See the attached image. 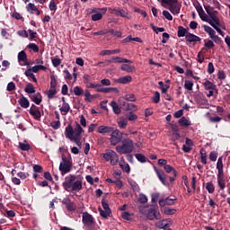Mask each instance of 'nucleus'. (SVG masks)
I'll list each match as a JSON object with an SVG mask.
<instances>
[{
  "label": "nucleus",
  "instance_id": "obj_21",
  "mask_svg": "<svg viewBox=\"0 0 230 230\" xmlns=\"http://www.w3.org/2000/svg\"><path fill=\"white\" fill-rule=\"evenodd\" d=\"M112 130L113 128L109 126H100L97 128V132H99V134H111Z\"/></svg>",
  "mask_w": 230,
  "mask_h": 230
},
{
  "label": "nucleus",
  "instance_id": "obj_8",
  "mask_svg": "<svg viewBox=\"0 0 230 230\" xmlns=\"http://www.w3.org/2000/svg\"><path fill=\"white\" fill-rule=\"evenodd\" d=\"M213 22L210 24V26H212V28H214V30H216V31H217L221 37H225L226 32H224L223 30H226V26L220 22V19H214Z\"/></svg>",
  "mask_w": 230,
  "mask_h": 230
},
{
  "label": "nucleus",
  "instance_id": "obj_34",
  "mask_svg": "<svg viewBox=\"0 0 230 230\" xmlns=\"http://www.w3.org/2000/svg\"><path fill=\"white\" fill-rule=\"evenodd\" d=\"M164 169L165 170L166 173H173L174 177H177V170H175L173 167H172V165L167 164L165 166H164Z\"/></svg>",
  "mask_w": 230,
  "mask_h": 230
},
{
  "label": "nucleus",
  "instance_id": "obj_18",
  "mask_svg": "<svg viewBox=\"0 0 230 230\" xmlns=\"http://www.w3.org/2000/svg\"><path fill=\"white\" fill-rule=\"evenodd\" d=\"M109 62L113 64H132V61L120 57H113L109 60Z\"/></svg>",
  "mask_w": 230,
  "mask_h": 230
},
{
  "label": "nucleus",
  "instance_id": "obj_29",
  "mask_svg": "<svg viewBox=\"0 0 230 230\" xmlns=\"http://www.w3.org/2000/svg\"><path fill=\"white\" fill-rule=\"evenodd\" d=\"M178 123L181 127H190L191 125V121H190L186 117H181Z\"/></svg>",
  "mask_w": 230,
  "mask_h": 230
},
{
  "label": "nucleus",
  "instance_id": "obj_64",
  "mask_svg": "<svg viewBox=\"0 0 230 230\" xmlns=\"http://www.w3.org/2000/svg\"><path fill=\"white\" fill-rule=\"evenodd\" d=\"M19 148L21 150H23V151L26 152V151H28L30 149V146L28 144H26V143H20L19 144Z\"/></svg>",
  "mask_w": 230,
  "mask_h": 230
},
{
  "label": "nucleus",
  "instance_id": "obj_46",
  "mask_svg": "<svg viewBox=\"0 0 230 230\" xmlns=\"http://www.w3.org/2000/svg\"><path fill=\"white\" fill-rule=\"evenodd\" d=\"M51 62H52V66L54 67H58V66H60V64H62V59H60L58 58H51Z\"/></svg>",
  "mask_w": 230,
  "mask_h": 230
},
{
  "label": "nucleus",
  "instance_id": "obj_53",
  "mask_svg": "<svg viewBox=\"0 0 230 230\" xmlns=\"http://www.w3.org/2000/svg\"><path fill=\"white\" fill-rule=\"evenodd\" d=\"M154 103H159L161 102V94L159 92H155L154 97L152 98Z\"/></svg>",
  "mask_w": 230,
  "mask_h": 230
},
{
  "label": "nucleus",
  "instance_id": "obj_41",
  "mask_svg": "<svg viewBox=\"0 0 230 230\" xmlns=\"http://www.w3.org/2000/svg\"><path fill=\"white\" fill-rule=\"evenodd\" d=\"M56 94H57V88H49V90L47 92V96L49 100H52V98H55Z\"/></svg>",
  "mask_w": 230,
  "mask_h": 230
},
{
  "label": "nucleus",
  "instance_id": "obj_20",
  "mask_svg": "<svg viewBox=\"0 0 230 230\" xmlns=\"http://www.w3.org/2000/svg\"><path fill=\"white\" fill-rule=\"evenodd\" d=\"M155 172L162 184H164V186H168V183L166 181V174H164V172L161 170H156Z\"/></svg>",
  "mask_w": 230,
  "mask_h": 230
},
{
  "label": "nucleus",
  "instance_id": "obj_33",
  "mask_svg": "<svg viewBox=\"0 0 230 230\" xmlns=\"http://www.w3.org/2000/svg\"><path fill=\"white\" fill-rule=\"evenodd\" d=\"M119 84H130L132 82V76L126 75L118 79Z\"/></svg>",
  "mask_w": 230,
  "mask_h": 230
},
{
  "label": "nucleus",
  "instance_id": "obj_1",
  "mask_svg": "<svg viewBox=\"0 0 230 230\" xmlns=\"http://www.w3.org/2000/svg\"><path fill=\"white\" fill-rule=\"evenodd\" d=\"M62 186L68 193H78L83 188L82 180H77L76 175L70 174L65 178Z\"/></svg>",
  "mask_w": 230,
  "mask_h": 230
},
{
  "label": "nucleus",
  "instance_id": "obj_63",
  "mask_svg": "<svg viewBox=\"0 0 230 230\" xmlns=\"http://www.w3.org/2000/svg\"><path fill=\"white\" fill-rule=\"evenodd\" d=\"M6 91H8L9 93L12 92V91H15V83L14 82H10L7 84Z\"/></svg>",
  "mask_w": 230,
  "mask_h": 230
},
{
  "label": "nucleus",
  "instance_id": "obj_38",
  "mask_svg": "<svg viewBox=\"0 0 230 230\" xmlns=\"http://www.w3.org/2000/svg\"><path fill=\"white\" fill-rule=\"evenodd\" d=\"M39 10V8H37V5L35 4L32 3H29L27 5V12H29V13H33L34 12H37Z\"/></svg>",
  "mask_w": 230,
  "mask_h": 230
},
{
  "label": "nucleus",
  "instance_id": "obj_45",
  "mask_svg": "<svg viewBox=\"0 0 230 230\" xmlns=\"http://www.w3.org/2000/svg\"><path fill=\"white\" fill-rule=\"evenodd\" d=\"M130 186H131L133 191H135V193H139V191L141 190L137 182H136L134 181H130Z\"/></svg>",
  "mask_w": 230,
  "mask_h": 230
},
{
  "label": "nucleus",
  "instance_id": "obj_13",
  "mask_svg": "<svg viewBox=\"0 0 230 230\" xmlns=\"http://www.w3.org/2000/svg\"><path fill=\"white\" fill-rule=\"evenodd\" d=\"M204 8H205V10H206L208 15H209V18H208V24H212V22L215 23V22H213L214 19H220V18H218L217 16H216L215 13H217V11H215V10L213 9V7H211V5H209V4H205V5H204Z\"/></svg>",
  "mask_w": 230,
  "mask_h": 230
},
{
  "label": "nucleus",
  "instance_id": "obj_37",
  "mask_svg": "<svg viewBox=\"0 0 230 230\" xmlns=\"http://www.w3.org/2000/svg\"><path fill=\"white\" fill-rule=\"evenodd\" d=\"M25 93H27V94H34L35 93V87H33L32 84H28L24 89Z\"/></svg>",
  "mask_w": 230,
  "mask_h": 230
},
{
  "label": "nucleus",
  "instance_id": "obj_61",
  "mask_svg": "<svg viewBox=\"0 0 230 230\" xmlns=\"http://www.w3.org/2000/svg\"><path fill=\"white\" fill-rule=\"evenodd\" d=\"M175 208H165L164 209V215H175Z\"/></svg>",
  "mask_w": 230,
  "mask_h": 230
},
{
  "label": "nucleus",
  "instance_id": "obj_27",
  "mask_svg": "<svg viewBox=\"0 0 230 230\" xmlns=\"http://www.w3.org/2000/svg\"><path fill=\"white\" fill-rule=\"evenodd\" d=\"M118 53H121V50L119 49H113V50H102L100 52V55L102 57H105L107 55H118Z\"/></svg>",
  "mask_w": 230,
  "mask_h": 230
},
{
  "label": "nucleus",
  "instance_id": "obj_47",
  "mask_svg": "<svg viewBox=\"0 0 230 230\" xmlns=\"http://www.w3.org/2000/svg\"><path fill=\"white\" fill-rule=\"evenodd\" d=\"M138 202H140L141 204H146V202H148V198L146 197V195L141 193L138 196Z\"/></svg>",
  "mask_w": 230,
  "mask_h": 230
},
{
  "label": "nucleus",
  "instance_id": "obj_31",
  "mask_svg": "<svg viewBox=\"0 0 230 230\" xmlns=\"http://www.w3.org/2000/svg\"><path fill=\"white\" fill-rule=\"evenodd\" d=\"M29 69L31 70L32 73H39L40 71H46V69H48V67H46L43 65H36Z\"/></svg>",
  "mask_w": 230,
  "mask_h": 230
},
{
  "label": "nucleus",
  "instance_id": "obj_24",
  "mask_svg": "<svg viewBox=\"0 0 230 230\" xmlns=\"http://www.w3.org/2000/svg\"><path fill=\"white\" fill-rule=\"evenodd\" d=\"M203 85L206 89V91H217V85L213 84L211 81L207 80L203 83Z\"/></svg>",
  "mask_w": 230,
  "mask_h": 230
},
{
  "label": "nucleus",
  "instance_id": "obj_9",
  "mask_svg": "<svg viewBox=\"0 0 230 230\" xmlns=\"http://www.w3.org/2000/svg\"><path fill=\"white\" fill-rule=\"evenodd\" d=\"M110 13H112L113 15H117L119 17H123L125 19H132V16L128 14L125 10L123 9H116V8H109Z\"/></svg>",
  "mask_w": 230,
  "mask_h": 230
},
{
  "label": "nucleus",
  "instance_id": "obj_58",
  "mask_svg": "<svg viewBox=\"0 0 230 230\" xmlns=\"http://www.w3.org/2000/svg\"><path fill=\"white\" fill-rule=\"evenodd\" d=\"M217 184L220 190H225L226 189V181H224V178L217 179Z\"/></svg>",
  "mask_w": 230,
  "mask_h": 230
},
{
  "label": "nucleus",
  "instance_id": "obj_54",
  "mask_svg": "<svg viewBox=\"0 0 230 230\" xmlns=\"http://www.w3.org/2000/svg\"><path fill=\"white\" fill-rule=\"evenodd\" d=\"M127 119L128 121H136V119H137V115L134 114L133 112H129L127 115Z\"/></svg>",
  "mask_w": 230,
  "mask_h": 230
},
{
  "label": "nucleus",
  "instance_id": "obj_35",
  "mask_svg": "<svg viewBox=\"0 0 230 230\" xmlns=\"http://www.w3.org/2000/svg\"><path fill=\"white\" fill-rule=\"evenodd\" d=\"M188 33H189L188 29H186L182 26H180L178 28V33H177L178 37H186V35H188Z\"/></svg>",
  "mask_w": 230,
  "mask_h": 230
},
{
  "label": "nucleus",
  "instance_id": "obj_5",
  "mask_svg": "<svg viewBox=\"0 0 230 230\" xmlns=\"http://www.w3.org/2000/svg\"><path fill=\"white\" fill-rule=\"evenodd\" d=\"M71 168H73V162H71V159L63 155L62 162L59 164V172H61L63 175H66V173L71 172Z\"/></svg>",
  "mask_w": 230,
  "mask_h": 230
},
{
  "label": "nucleus",
  "instance_id": "obj_57",
  "mask_svg": "<svg viewBox=\"0 0 230 230\" xmlns=\"http://www.w3.org/2000/svg\"><path fill=\"white\" fill-rule=\"evenodd\" d=\"M217 170H224V162H223L222 157H219V158L217 159Z\"/></svg>",
  "mask_w": 230,
  "mask_h": 230
},
{
  "label": "nucleus",
  "instance_id": "obj_28",
  "mask_svg": "<svg viewBox=\"0 0 230 230\" xmlns=\"http://www.w3.org/2000/svg\"><path fill=\"white\" fill-rule=\"evenodd\" d=\"M110 105H111L114 114L121 113V108H119V105H118V102H116V101H111Z\"/></svg>",
  "mask_w": 230,
  "mask_h": 230
},
{
  "label": "nucleus",
  "instance_id": "obj_62",
  "mask_svg": "<svg viewBox=\"0 0 230 230\" xmlns=\"http://www.w3.org/2000/svg\"><path fill=\"white\" fill-rule=\"evenodd\" d=\"M63 74H64L65 80H71V78H73V75H71V73H69V70L67 69H65L63 71Z\"/></svg>",
  "mask_w": 230,
  "mask_h": 230
},
{
  "label": "nucleus",
  "instance_id": "obj_15",
  "mask_svg": "<svg viewBox=\"0 0 230 230\" xmlns=\"http://www.w3.org/2000/svg\"><path fill=\"white\" fill-rule=\"evenodd\" d=\"M29 112L31 117L34 118V119L40 120V118H42V113L40 112V110L35 105L32 104L29 110Z\"/></svg>",
  "mask_w": 230,
  "mask_h": 230
},
{
  "label": "nucleus",
  "instance_id": "obj_17",
  "mask_svg": "<svg viewBox=\"0 0 230 230\" xmlns=\"http://www.w3.org/2000/svg\"><path fill=\"white\" fill-rule=\"evenodd\" d=\"M18 62L20 66H28V56L24 50L18 53Z\"/></svg>",
  "mask_w": 230,
  "mask_h": 230
},
{
  "label": "nucleus",
  "instance_id": "obj_10",
  "mask_svg": "<svg viewBox=\"0 0 230 230\" xmlns=\"http://www.w3.org/2000/svg\"><path fill=\"white\" fill-rule=\"evenodd\" d=\"M172 224H173V221H172V219H164L156 222L155 227H157V229L172 230L170 229Z\"/></svg>",
  "mask_w": 230,
  "mask_h": 230
},
{
  "label": "nucleus",
  "instance_id": "obj_7",
  "mask_svg": "<svg viewBox=\"0 0 230 230\" xmlns=\"http://www.w3.org/2000/svg\"><path fill=\"white\" fill-rule=\"evenodd\" d=\"M82 222L84 227L91 229V226L94 225V217H93V215L89 214L88 212H84L82 216Z\"/></svg>",
  "mask_w": 230,
  "mask_h": 230
},
{
  "label": "nucleus",
  "instance_id": "obj_51",
  "mask_svg": "<svg viewBox=\"0 0 230 230\" xmlns=\"http://www.w3.org/2000/svg\"><path fill=\"white\" fill-rule=\"evenodd\" d=\"M124 98L128 102H136V95L134 93H128Z\"/></svg>",
  "mask_w": 230,
  "mask_h": 230
},
{
  "label": "nucleus",
  "instance_id": "obj_39",
  "mask_svg": "<svg viewBox=\"0 0 230 230\" xmlns=\"http://www.w3.org/2000/svg\"><path fill=\"white\" fill-rule=\"evenodd\" d=\"M25 76H28L29 78H31L32 82H35L37 84V77H35V75L33 72L30 69H27L24 73Z\"/></svg>",
  "mask_w": 230,
  "mask_h": 230
},
{
  "label": "nucleus",
  "instance_id": "obj_36",
  "mask_svg": "<svg viewBox=\"0 0 230 230\" xmlns=\"http://www.w3.org/2000/svg\"><path fill=\"white\" fill-rule=\"evenodd\" d=\"M99 212L102 218H109L111 217V210H105V208H99Z\"/></svg>",
  "mask_w": 230,
  "mask_h": 230
},
{
  "label": "nucleus",
  "instance_id": "obj_3",
  "mask_svg": "<svg viewBox=\"0 0 230 230\" xmlns=\"http://www.w3.org/2000/svg\"><path fill=\"white\" fill-rule=\"evenodd\" d=\"M115 149L118 154H131V152H134V142L130 139H125L122 145L117 146Z\"/></svg>",
  "mask_w": 230,
  "mask_h": 230
},
{
  "label": "nucleus",
  "instance_id": "obj_49",
  "mask_svg": "<svg viewBox=\"0 0 230 230\" xmlns=\"http://www.w3.org/2000/svg\"><path fill=\"white\" fill-rule=\"evenodd\" d=\"M74 94L75 96H82L84 94V90L80 86L74 87Z\"/></svg>",
  "mask_w": 230,
  "mask_h": 230
},
{
  "label": "nucleus",
  "instance_id": "obj_52",
  "mask_svg": "<svg viewBox=\"0 0 230 230\" xmlns=\"http://www.w3.org/2000/svg\"><path fill=\"white\" fill-rule=\"evenodd\" d=\"M136 159L139 161V163H146V157L142 154L135 155Z\"/></svg>",
  "mask_w": 230,
  "mask_h": 230
},
{
  "label": "nucleus",
  "instance_id": "obj_48",
  "mask_svg": "<svg viewBox=\"0 0 230 230\" xmlns=\"http://www.w3.org/2000/svg\"><path fill=\"white\" fill-rule=\"evenodd\" d=\"M206 190L208 191V193H214L215 192V185L212 182H207Z\"/></svg>",
  "mask_w": 230,
  "mask_h": 230
},
{
  "label": "nucleus",
  "instance_id": "obj_40",
  "mask_svg": "<svg viewBox=\"0 0 230 230\" xmlns=\"http://www.w3.org/2000/svg\"><path fill=\"white\" fill-rule=\"evenodd\" d=\"M119 166L121 170H123V172H125L126 173H130V165H128V164H125V162H120Z\"/></svg>",
  "mask_w": 230,
  "mask_h": 230
},
{
  "label": "nucleus",
  "instance_id": "obj_30",
  "mask_svg": "<svg viewBox=\"0 0 230 230\" xmlns=\"http://www.w3.org/2000/svg\"><path fill=\"white\" fill-rule=\"evenodd\" d=\"M120 105H122L123 107H125L126 105V111H132L133 112H136V111H137V106L134 103L123 102Z\"/></svg>",
  "mask_w": 230,
  "mask_h": 230
},
{
  "label": "nucleus",
  "instance_id": "obj_44",
  "mask_svg": "<svg viewBox=\"0 0 230 230\" xmlns=\"http://www.w3.org/2000/svg\"><path fill=\"white\" fill-rule=\"evenodd\" d=\"M184 88L186 91H193V81L185 80Z\"/></svg>",
  "mask_w": 230,
  "mask_h": 230
},
{
  "label": "nucleus",
  "instance_id": "obj_32",
  "mask_svg": "<svg viewBox=\"0 0 230 230\" xmlns=\"http://www.w3.org/2000/svg\"><path fill=\"white\" fill-rule=\"evenodd\" d=\"M111 91L119 93L118 88L116 87L102 88L99 86V88H97V93H111Z\"/></svg>",
  "mask_w": 230,
  "mask_h": 230
},
{
  "label": "nucleus",
  "instance_id": "obj_2",
  "mask_svg": "<svg viewBox=\"0 0 230 230\" xmlns=\"http://www.w3.org/2000/svg\"><path fill=\"white\" fill-rule=\"evenodd\" d=\"M82 134H84V128L78 123L76 124L74 129L71 124L67 125V127L65 129V136L67 139L82 137Z\"/></svg>",
  "mask_w": 230,
  "mask_h": 230
},
{
  "label": "nucleus",
  "instance_id": "obj_59",
  "mask_svg": "<svg viewBox=\"0 0 230 230\" xmlns=\"http://www.w3.org/2000/svg\"><path fill=\"white\" fill-rule=\"evenodd\" d=\"M217 157H218V154H217V152H215V151L210 152V154H209V160L210 161L215 163V161H217Z\"/></svg>",
  "mask_w": 230,
  "mask_h": 230
},
{
  "label": "nucleus",
  "instance_id": "obj_43",
  "mask_svg": "<svg viewBox=\"0 0 230 230\" xmlns=\"http://www.w3.org/2000/svg\"><path fill=\"white\" fill-rule=\"evenodd\" d=\"M118 125L120 128H127V125H128V119H125V118H121L119 119V121L118 122Z\"/></svg>",
  "mask_w": 230,
  "mask_h": 230
},
{
  "label": "nucleus",
  "instance_id": "obj_22",
  "mask_svg": "<svg viewBox=\"0 0 230 230\" xmlns=\"http://www.w3.org/2000/svg\"><path fill=\"white\" fill-rule=\"evenodd\" d=\"M59 111H60L62 116H66L67 113L69 112V111H71V106L69 105V103L64 102V103L60 107Z\"/></svg>",
  "mask_w": 230,
  "mask_h": 230
},
{
  "label": "nucleus",
  "instance_id": "obj_16",
  "mask_svg": "<svg viewBox=\"0 0 230 230\" xmlns=\"http://www.w3.org/2000/svg\"><path fill=\"white\" fill-rule=\"evenodd\" d=\"M62 204L66 206L67 211H76V203L71 201V199L64 198L62 200Z\"/></svg>",
  "mask_w": 230,
  "mask_h": 230
},
{
  "label": "nucleus",
  "instance_id": "obj_60",
  "mask_svg": "<svg viewBox=\"0 0 230 230\" xmlns=\"http://www.w3.org/2000/svg\"><path fill=\"white\" fill-rule=\"evenodd\" d=\"M163 15L167 19V21H173V16H172V13L168 11H163Z\"/></svg>",
  "mask_w": 230,
  "mask_h": 230
},
{
  "label": "nucleus",
  "instance_id": "obj_11",
  "mask_svg": "<svg viewBox=\"0 0 230 230\" xmlns=\"http://www.w3.org/2000/svg\"><path fill=\"white\" fill-rule=\"evenodd\" d=\"M121 141V132H119V129H114L111 132V144L115 146V145H118Z\"/></svg>",
  "mask_w": 230,
  "mask_h": 230
},
{
  "label": "nucleus",
  "instance_id": "obj_6",
  "mask_svg": "<svg viewBox=\"0 0 230 230\" xmlns=\"http://www.w3.org/2000/svg\"><path fill=\"white\" fill-rule=\"evenodd\" d=\"M103 157L105 161H111V166H116V164H118L119 162V156L112 150H108L105 154H103Z\"/></svg>",
  "mask_w": 230,
  "mask_h": 230
},
{
  "label": "nucleus",
  "instance_id": "obj_23",
  "mask_svg": "<svg viewBox=\"0 0 230 230\" xmlns=\"http://www.w3.org/2000/svg\"><path fill=\"white\" fill-rule=\"evenodd\" d=\"M185 39L187 42H199L200 40V37L190 32H188V34L185 36Z\"/></svg>",
  "mask_w": 230,
  "mask_h": 230
},
{
  "label": "nucleus",
  "instance_id": "obj_25",
  "mask_svg": "<svg viewBox=\"0 0 230 230\" xmlns=\"http://www.w3.org/2000/svg\"><path fill=\"white\" fill-rule=\"evenodd\" d=\"M18 103L22 109H28L30 107V101L24 96L18 100Z\"/></svg>",
  "mask_w": 230,
  "mask_h": 230
},
{
  "label": "nucleus",
  "instance_id": "obj_42",
  "mask_svg": "<svg viewBox=\"0 0 230 230\" xmlns=\"http://www.w3.org/2000/svg\"><path fill=\"white\" fill-rule=\"evenodd\" d=\"M120 69L121 71H126L127 73H132V71H134V66H131L127 64H123L121 65Z\"/></svg>",
  "mask_w": 230,
  "mask_h": 230
},
{
  "label": "nucleus",
  "instance_id": "obj_19",
  "mask_svg": "<svg viewBox=\"0 0 230 230\" xmlns=\"http://www.w3.org/2000/svg\"><path fill=\"white\" fill-rule=\"evenodd\" d=\"M30 98L31 102L36 103V105H40V103L42 102V95L40 94V93H32L30 95Z\"/></svg>",
  "mask_w": 230,
  "mask_h": 230
},
{
  "label": "nucleus",
  "instance_id": "obj_26",
  "mask_svg": "<svg viewBox=\"0 0 230 230\" xmlns=\"http://www.w3.org/2000/svg\"><path fill=\"white\" fill-rule=\"evenodd\" d=\"M203 29H204V31H206V33L208 34V37L210 39H213L216 35H217V31H215L213 30V28H211L210 26L208 25H203Z\"/></svg>",
  "mask_w": 230,
  "mask_h": 230
},
{
  "label": "nucleus",
  "instance_id": "obj_12",
  "mask_svg": "<svg viewBox=\"0 0 230 230\" xmlns=\"http://www.w3.org/2000/svg\"><path fill=\"white\" fill-rule=\"evenodd\" d=\"M96 10H98V12H96ZM93 13L94 14L92 15V21H101V19H102L103 15H105L107 13V7H103L101 9H93Z\"/></svg>",
  "mask_w": 230,
  "mask_h": 230
},
{
  "label": "nucleus",
  "instance_id": "obj_4",
  "mask_svg": "<svg viewBox=\"0 0 230 230\" xmlns=\"http://www.w3.org/2000/svg\"><path fill=\"white\" fill-rule=\"evenodd\" d=\"M162 3L168 6L167 8L172 15H179L181 13V4H179V0H162Z\"/></svg>",
  "mask_w": 230,
  "mask_h": 230
},
{
  "label": "nucleus",
  "instance_id": "obj_56",
  "mask_svg": "<svg viewBox=\"0 0 230 230\" xmlns=\"http://www.w3.org/2000/svg\"><path fill=\"white\" fill-rule=\"evenodd\" d=\"M29 49H31L32 51H34V53H39V46H37V44L35 43H30L28 45Z\"/></svg>",
  "mask_w": 230,
  "mask_h": 230
},
{
  "label": "nucleus",
  "instance_id": "obj_14",
  "mask_svg": "<svg viewBox=\"0 0 230 230\" xmlns=\"http://www.w3.org/2000/svg\"><path fill=\"white\" fill-rule=\"evenodd\" d=\"M146 215L148 220H161V213L157 212L154 208H149Z\"/></svg>",
  "mask_w": 230,
  "mask_h": 230
},
{
  "label": "nucleus",
  "instance_id": "obj_50",
  "mask_svg": "<svg viewBox=\"0 0 230 230\" xmlns=\"http://www.w3.org/2000/svg\"><path fill=\"white\" fill-rule=\"evenodd\" d=\"M50 88L57 89V78L55 75H50Z\"/></svg>",
  "mask_w": 230,
  "mask_h": 230
},
{
  "label": "nucleus",
  "instance_id": "obj_55",
  "mask_svg": "<svg viewBox=\"0 0 230 230\" xmlns=\"http://www.w3.org/2000/svg\"><path fill=\"white\" fill-rule=\"evenodd\" d=\"M49 8L50 12H57V4L55 3V0L49 2Z\"/></svg>",
  "mask_w": 230,
  "mask_h": 230
}]
</instances>
